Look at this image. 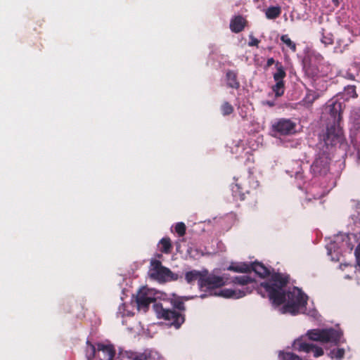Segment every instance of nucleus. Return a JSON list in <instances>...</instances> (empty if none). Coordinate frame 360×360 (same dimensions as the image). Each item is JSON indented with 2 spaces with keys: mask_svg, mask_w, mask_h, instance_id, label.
<instances>
[{
  "mask_svg": "<svg viewBox=\"0 0 360 360\" xmlns=\"http://www.w3.org/2000/svg\"><path fill=\"white\" fill-rule=\"evenodd\" d=\"M254 271L261 278L269 277L268 280L262 282L257 287V292L262 297H268L272 304L278 307L287 302L282 307L283 314L290 313L296 315L300 309L304 308L307 303V297L298 288L285 291V287L290 281V276L286 274L274 272L262 263L255 262L250 264V272Z\"/></svg>",
  "mask_w": 360,
  "mask_h": 360,
  "instance_id": "obj_1",
  "label": "nucleus"
},
{
  "mask_svg": "<svg viewBox=\"0 0 360 360\" xmlns=\"http://www.w3.org/2000/svg\"><path fill=\"white\" fill-rule=\"evenodd\" d=\"M235 181L231 187L233 198L240 201L247 200L251 205L257 203L259 184L253 172L249 170Z\"/></svg>",
  "mask_w": 360,
  "mask_h": 360,
  "instance_id": "obj_2",
  "label": "nucleus"
},
{
  "mask_svg": "<svg viewBox=\"0 0 360 360\" xmlns=\"http://www.w3.org/2000/svg\"><path fill=\"white\" fill-rule=\"evenodd\" d=\"M172 304L173 309L165 307L162 303H155L153 307L159 319H163L171 326L179 328L185 321V316L181 313L185 311V305L181 300H174Z\"/></svg>",
  "mask_w": 360,
  "mask_h": 360,
  "instance_id": "obj_3",
  "label": "nucleus"
},
{
  "mask_svg": "<svg viewBox=\"0 0 360 360\" xmlns=\"http://www.w3.org/2000/svg\"><path fill=\"white\" fill-rule=\"evenodd\" d=\"M308 338L313 341H319L323 343L332 342L337 345L341 338V334L333 328L311 329L307 333Z\"/></svg>",
  "mask_w": 360,
  "mask_h": 360,
  "instance_id": "obj_4",
  "label": "nucleus"
},
{
  "mask_svg": "<svg viewBox=\"0 0 360 360\" xmlns=\"http://www.w3.org/2000/svg\"><path fill=\"white\" fill-rule=\"evenodd\" d=\"M327 148L341 145L344 141V135L340 125L327 124L326 130L321 136Z\"/></svg>",
  "mask_w": 360,
  "mask_h": 360,
  "instance_id": "obj_5",
  "label": "nucleus"
},
{
  "mask_svg": "<svg viewBox=\"0 0 360 360\" xmlns=\"http://www.w3.org/2000/svg\"><path fill=\"white\" fill-rule=\"evenodd\" d=\"M150 277L158 281H176L179 276L173 273L169 269L162 266V262L158 259L150 261L149 269Z\"/></svg>",
  "mask_w": 360,
  "mask_h": 360,
  "instance_id": "obj_6",
  "label": "nucleus"
},
{
  "mask_svg": "<svg viewBox=\"0 0 360 360\" xmlns=\"http://www.w3.org/2000/svg\"><path fill=\"white\" fill-rule=\"evenodd\" d=\"M330 158L327 153H319L311 165V172L315 176H325L330 171Z\"/></svg>",
  "mask_w": 360,
  "mask_h": 360,
  "instance_id": "obj_7",
  "label": "nucleus"
},
{
  "mask_svg": "<svg viewBox=\"0 0 360 360\" xmlns=\"http://www.w3.org/2000/svg\"><path fill=\"white\" fill-rule=\"evenodd\" d=\"M204 275L201 289L214 290L229 283V276L226 274L219 276L209 274L207 269H204Z\"/></svg>",
  "mask_w": 360,
  "mask_h": 360,
  "instance_id": "obj_8",
  "label": "nucleus"
},
{
  "mask_svg": "<svg viewBox=\"0 0 360 360\" xmlns=\"http://www.w3.org/2000/svg\"><path fill=\"white\" fill-rule=\"evenodd\" d=\"M342 104L337 101H329L325 108L324 115H327V124L340 125L342 122Z\"/></svg>",
  "mask_w": 360,
  "mask_h": 360,
  "instance_id": "obj_9",
  "label": "nucleus"
},
{
  "mask_svg": "<svg viewBox=\"0 0 360 360\" xmlns=\"http://www.w3.org/2000/svg\"><path fill=\"white\" fill-rule=\"evenodd\" d=\"M293 347L295 350L299 352H303L305 353L312 352L314 357H319L323 354V350L321 347H317L314 344L305 342L302 338L295 340L293 343Z\"/></svg>",
  "mask_w": 360,
  "mask_h": 360,
  "instance_id": "obj_10",
  "label": "nucleus"
},
{
  "mask_svg": "<svg viewBox=\"0 0 360 360\" xmlns=\"http://www.w3.org/2000/svg\"><path fill=\"white\" fill-rule=\"evenodd\" d=\"M155 299L150 295V292L146 288L140 289L136 297V302L139 309L148 310L150 304L154 302Z\"/></svg>",
  "mask_w": 360,
  "mask_h": 360,
  "instance_id": "obj_11",
  "label": "nucleus"
},
{
  "mask_svg": "<svg viewBox=\"0 0 360 360\" xmlns=\"http://www.w3.org/2000/svg\"><path fill=\"white\" fill-rule=\"evenodd\" d=\"M295 124L288 119H281L273 125L274 130L281 135H288L295 131Z\"/></svg>",
  "mask_w": 360,
  "mask_h": 360,
  "instance_id": "obj_12",
  "label": "nucleus"
},
{
  "mask_svg": "<svg viewBox=\"0 0 360 360\" xmlns=\"http://www.w3.org/2000/svg\"><path fill=\"white\" fill-rule=\"evenodd\" d=\"M97 352L100 360H112L115 355L113 346L110 345L98 344Z\"/></svg>",
  "mask_w": 360,
  "mask_h": 360,
  "instance_id": "obj_13",
  "label": "nucleus"
},
{
  "mask_svg": "<svg viewBox=\"0 0 360 360\" xmlns=\"http://www.w3.org/2000/svg\"><path fill=\"white\" fill-rule=\"evenodd\" d=\"M204 276V269L202 271L194 269L185 273V280L190 285H193L195 281H198L199 288H202Z\"/></svg>",
  "mask_w": 360,
  "mask_h": 360,
  "instance_id": "obj_14",
  "label": "nucleus"
},
{
  "mask_svg": "<svg viewBox=\"0 0 360 360\" xmlns=\"http://www.w3.org/2000/svg\"><path fill=\"white\" fill-rule=\"evenodd\" d=\"M247 23V20L242 15L235 16L231 20L230 29L234 33L242 32Z\"/></svg>",
  "mask_w": 360,
  "mask_h": 360,
  "instance_id": "obj_15",
  "label": "nucleus"
},
{
  "mask_svg": "<svg viewBox=\"0 0 360 360\" xmlns=\"http://www.w3.org/2000/svg\"><path fill=\"white\" fill-rule=\"evenodd\" d=\"M250 292V291L248 292L243 290H232L226 288L221 290L219 293V295L225 298L238 299L245 296L247 293Z\"/></svg>",
  "mask_w": 360,
  "mask_h": 360,
  "instance_id": "obj_16",
  "label": "nucleus"
},
{
  "mask_svg": "<svg viewBox=\"0 0 360 360\" xmlns=\"http://www.w3.org/2000/svg\"><path fill=\"white\" fill-rule=\"evenodd\" d=\"M226 84L230 88L238 89L240 87V82L238 80L237 72L233 70H228L226 74Z\"/></svg>",
  "mask_w": 360,
  "mask_h": 360,
  "instance_id": "obj_17",
  "label": "nucleus"
},
{
  "mask_svg": "<svg viewBox=\"0 0 360 360\" xmlns=\"http://www.w3.org/2000/svg\"><path fill=\"white\" fill-rule=\"evenodd\" d=\"M227 270L237 273H249L250 264L245 262L231 263L227 267Z\"/></svg>",
  "mask_w": 360,
  "mask_h": 360,
  "instance_id": "obj_18",
  "label": "nucleus"
},
{
  "mask_svg": "<svg viewBox=\"0 0 360 360\" xmlns=\"http://www.w3.org/2000/svg\"><path fill=\"white\" fill-rule=\"evenodd\" d=\"M159 250L162 253L164 254H170L172 250V245L171 239L168 237L162 238L159 243Z\"/></svg>",
  "mask_w": 360,
  "mask_h": 360,
  "instance_id": "obj_19",
  "label": "nucleus"
},
{
  "mask_svg": "<svg viewBox=\"0 0 360 360\" xmlns=\"http://www.w3.org/2000/svg\"><path fill=\"white\" fill-rule=\"evenodd\" d=\"M281 14V8L278 6H270L265 11L266 18L269 20H274Z\"/></svg>",
  "mask_w": 360,
  "mask_h": 360,
  "instance_id": "obj_20",
  "label": "nucleus"
},
{
  "mask_svg": "<svg viewBox=\"0 0 360 360\" xmlns=\"http://www.w3.org/2000/svg\"><path fill=\"white\" fill-rule=\"evenodd\" d=\"M254 279H252L249 276H240L233 277L229 283H233L234 284L240 285H246L249 283H253Z\"/></svg>",
  "mask_w": 360,
  "mask_h": 360,
  "instance_id": "obj_21",
  "label": "nucleus"
},
{
  "mask_svg": "<svg viewBox=\"0 0 360 360\" xmlns=\"http://www.w3.org/2000/svg\"><path fill=\"white\" fill-rule=\"evenodd\" d=\"M276 72L274 74V79L275 81H283L284 77L286 76L285 71L282 64L277 61L276 63Z\"/></svg>",
  "mask_w": 360,
  "mask_h": 360,
  "instance_id": "obj_22",
  "label": "nucleus"
},
{
  "mask_svg": "<svg viewBox=\"0 0 360 360\" xmlns=\"http://www.w3.org/2000/svg\"><path fill=\"white\" fill-rule=\"evenodd\" d=\"M344 96L346 100L349 98H355L358 96L354 85H348L344 89Z\"/></svg>",
  "mask_w": 360,
  "mask_h": 360,
  "instance_id": "obj_23",
  "label": "nucleus"
},
{
  "mask_svg": "<svg viewBox=\"0 0 360 360\" xmlns=\"http://www.w3.org/2000/svg\"><path fill=\"white\" fill-rule=\"evenodd\" d=\"M96 352L95 346L91 343L89 340L86 341V347L85 349V355L88 360H92Z\"/></svg>",
  "mask_w": 360,
  "mask_h": 360,
  "instance_id": "obj_24",
  "label": "nucleus"
},
{
  "mask_svg": "<svg viewBox=\"0 0 360 360\" xmlns=\"http://www.w3.org/2000/svg\"><path fill=\"white\" fill-rule=\"evenodd\" d=\"M281 41L286 45L292 52H295L297 50L296 44L292 41L288 34H283L281 37Z\"/></svg>",
  "mask_w": 360,
  "mask_h": 360,
  "instance_id": "obj_25",
  "label": "nucleus"
},
{
  "mask_svg": "<svg viewBox=\"0 0 360 360\" xmlns=\"http://www.w3.org/2000/svg\"><path fill=\"white\" fill-rule=\"evenodd\" d=\"M276 84L273 86L272 89L275 93L276 96L279 97L284 94V82L283 81H275Z\"/></svg>",
  "mask_w": 360,
  "mask_h": 360,
  "instance_id": "obj_26",
  "label": "nucleus"
},
{
  "mask_svg": "<svg viewBox=\"0 0 360 360\" xmlns=\"http://www.w3.org/2000/svg\"><path fill=\"white\" fill-rule=\"evenodd\" d=\"M221 112L224 116L232 114L234 111L233 105L228 101H224L220 108Z\"/></svg>",
  "mask_w": 360,
  "mask_h": 360,
  "instance_id": "obj_27",
  "label": "nucleus"
},
{
  "mask_svg": "<svg viewBox=\"0 0 360 360\" xmlns=\"http://www.w3.org/2000/svg\"><path fill=\"white\" fill-rule=\"evenodd\" d=\"M176 233L179 236H184L186 234V226L184 222H178L174 226Z\"/></svg>",
  "mask_w": 360,
  "mask_h": 360,
  "instance_id": "obj_28",
  "label": "nucleus"
},
{
  "mask_svg": "<svg viewBox=\"0 0 360 360\" xmlns=\"http://www.w3.org/2000/svg\"><path fill=\"white\" fill-rule=\"evenodd\" d=\"M319 94L314 91H308L307 94L305 96V101L312 104L318 98H319Z\"/></svg>",
  "mask_w": 360,
  "mask_h": 360,
  "instance_id": "obj_29",
  "label": "nucleus"
},
{
  "mask_svg": "<svg viewBox=\"0 0 360 360\" xmlns=\"http://www.w3.org/2000/svg\"><path fill=\"white\" fill-rule=\"evenodd\" d=\"M281 360H300V359L293 353L286 352L282 355Z\"/></svg>",
  "mask_w": 360,
  "mask_h": 360,
  "instance_id": "obj_30",
  "label": "nucleus"
},
{
  "mask_svg": "<svg viewBox=\"0 0 360 360\" xmlns=\"http://www.w3.org/2000/svg\"><path fill=\"white\" fill-rule=\"evenodd\" d=\"M321 42L325 44V46L331 45L333 43V35L328 34L327 35H323L321 39Z\"/></svg>",
  "mask_w": 360,
  "mask_h": 360,
  "instance_id": "obj_31",
  "label": "nucleus"
},
{
  "mask_svg": "<svg viewBox=\"0 0 360 360\" xmlns=\"http://www.w3.org/2000/svg\"><path fill=\"white\" fill-rule=\"evenodd\" d=\"M331 354L337 359H342L345 355V349L342 348H338L337 349H333L331 351Z\"/></svg>",
  "mask_w": 360,
  "mask_h": 360,
  "instance_id": "obj_32",
  "label": "nucleus"
},
{
  "mask_svg": "<svg viewBox=\"0 0 360 360\" xmlns=\"http://www.w3.org/2000/svg\"><path fill=\"white\" fill-rule=\"evenodd\" d=\"M250 41L248 42L249 46H258L259 44V40L257 38L254 37L252 34L249 36Z\"/></svg>",
  "mask_w": 360,
  "mask_h": 360,
  "instance_id": "obj_33",
  "label": "nucleus"
},
{
  "mask_svg": "<svg viewBox=\"0 0 360 360\" xmlns=\"http://www.w3.org/2000/svg\"><path fill=\"white\" fill-rule=\"evenodd\" d=\"M355 256H356L357 264L360 266V243L356 248Z\"/></svg>",
  "mask_w": 360,
  "mask_h": 360,
  "instance_id": "obj_34",
  "label": "nucleus"
},
{
  "mask_svg": "<svg viewBox=\"0 0 360 360\" xmlns=\"http://www.w3.org/2000/svg\"><path fill=\"white\" fill-rule=\"evenodd\" d=\"M134 360H152L151 357L146 354H141L134 359Z\"/></svg>",
  "mask_w": 360,
  "mask_h": 360,
  "instance_id": "obj_35",
  "label": "nucleus"
},
{
  "mask_svg": "<svg viewBox=\"0 0 360 360\" xmlns=\"http://www.w3.org/2000/svg\"><path fill=\"white\" fill-rule=\"evenodd\" d=\"M276 62H275V60L273 58H268L266 61V67H270L273 64H276Z\"/></svg>",
  "mask_w": 360,
  "mask_h": 360,
  "instance_id": "obj_36",
  "label": "nucleus"
},
{
  "mask_svg": "<svg viewBox=\"0 0 360 360\" xmlns=\"http://www.w3.org/2000/svg\"><path fill=\"white\" fill-rule=\"evenodd\" d=\"M335 248V245L333 243H331L330 245V247L328 248V255H331L332 254V248Z\"/></svg>",
  "mask_w": 360,
  "mask_h": 360,
  "instance_id": "obj_37",
  "label": "nucleus"
},
{
  "mask_svg": "<svg viewBox=\"0 0 360 360\" xmlns=\"http://www.w3.org/2000/svg\"><path fill=\"white\" fill-rule=\"evenodd\" d=\"M266 104L271 107L274 106V102H271V101H266Z\"/></svg>",
  "mask_w": 360,
  "mask_h": 360,
  "instance_id": "obj_38",
  "label": "nucleus"
},
{
  "mask_svg": "<svg viewBox=\"0 0 360 360\" xmlns=\"http://www.w3.org/2000/svg\"><path fill=\"white\" fill-rule=\"evenodd\" d=\"M162 257V255H158V257L160 258Z\"/></svg>",
  "mask_w": 360,
  "mask_h": 360,
  "instance_id": "obj_39",
  "label": "nucleus"
}]
</instances>
